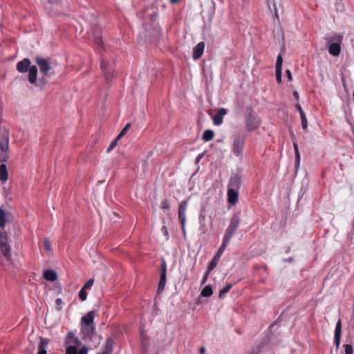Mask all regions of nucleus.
<instances>
[{
  "mask_svg": "<svg viewBox=\"0 0 354 354\" xmlns=\"http://www.w3.org/2000/svg\"><path fill=\"white\" fill-rule=\"evenodd\" d=\"M0 180L5 183L8 179V172L7 167L4 162H7L9 158V132L7 130L2 133L0 139Z\"/></svg>",
  "mask_w": 354,
  "mask_h": 354,
  "instance_id": "obj_1",
  "label": "nucleus"
},
{
  "mask_svg": "<svg viewBox=\"0 0 354 354\" xmlns=\"http://www.w3.org/2000/svg\"><path fill=\"white\" fill-rule=\"evenodd\" d=\"M66 344H69L66 349V354H87L88 348L83 346L77 351V346L80 345V341L77 338L73 332H68L66 339Z\"/></svg>",
  "mask_w": 354,
  "mask_h": 354,
  "instance_id": "obj_2",
  "label": "nucleus"
},
{
  "mask_svg": "<svg viewBox=\"0 0 354 354\" xmlns=\"http://www.w3.org/2000/svg\"><path fill=\"white\" fill-rule=\"evenodd\" d=\"M343 35L335 33L333 36L326 37V44L328 53L333 56H338L341 52V44L342 42Z\"/></svg>",
  "mask_w": 354,
  "mask_h": 354,
  "instance_id": "obj_3",
  "label": "nucleus"
},
{
  "mask_svg": "<svg viewBox=\"0 0 354 354\" xmlns=\"http://www.w3.org/2000/svg\"><path fill=\"white\" fill-rule=\"evenodd\" d=\"M245 122L247 130L253 131L259 127L261 120L251 108H248L246 109Z\"/></svg>",
  "mask_w": 354,
  "mask_h": 354,
  "instance_id": "obj_4",
  "label": "nucleus"
},
{
  "mask_svg": "<svg viewBox=\"0 0 354 354\" xmlns=\"http://www.w3.org/2000/svg\"><path fill=\"white\" fill-rule=\"evenodd\" d=\"M245 138L246 136L243 132L239 131L234 134L232 151L236 156L241 155L244 148Z\"/></svg>",
  "mask_w": 354,
  "mask_h": 354,
  "instance_id": "obj_5",
  "label": "nucleus"
},
{
  "mask_svg": "<svg viewBox=\"0 0 354 354\" xmlns=\"http://www.w3.org/2000/svg\"><path fill=\"white\" fill-rule=\"evenodd\" d=\"M240 224V213L236 212L233 214L230 218V223L228 227L226 230L223 238L230 241L231 238L238 229Z\"/></svg>",
  "mask_w": 354,
  "mask_h": 354,
  "instance_id": "obj_6",
  "label": "nucleus"
},
{
  "mask_svg": "<svg viewBox=\"0 0 354 354\" xmlns=\"http://www.w3.org/2000/svg\"><path fill=\"white\" fill-rule=\"evenodd\" d=\"M35 62L38 66L39 71L43 76L48 75L50 71L52 69L50 59L37 56L35 59Z\"/></svg>",
  "mask_w": 354,
  "mask_h": 354,
  "instance_id": "obj_7",
  "label": "nucleus"
},
{
  "mask_svg": "<svg viewBox=\"0 0 354 354\" xmlns=\"http://www.w3.org/2000/svg\"><path fill=\"white\" fill-rule=\"evenodd\" d=\"M100 67L103 72L106 83L109 84L113 77V66L109 61L105 60L104 58L102 59Z\"/></svg>",
  "mask_w": 354,
  "mask_h": 354,
  "instance_id": "obj_8",
  "label": "nucleus"
},
{
  "mask_svg": "<svg viewBox=\"0 0 354 354\" xmlns=\"http://www.w3.org/2000/svg\"><path fill=\"white\" fill-rule=\"evenodd\" d=\"M187 206V201H183L178 207V218L180 222L181 227H182V232L184 235V236H186V230H185V223H186V209Z\"/></svg>",
  "mask_w": 354,
  "mask_h": 354,
  "instance_id": "obj_9",
  "label": "nucleus"
},
{
  "mask_svg": "<svg viewBox=\"0 0 354 354\" xmlns=\"http://www.w3.org/2000/svg\"><path fill=\"white\" fill-rule=\"evenodd\" d=\"M95 331L94 325H82L81 333L85 342H91Z\"/></svg>",
  "mask_w": 354,
  "mask_h": 354,
  "instance_id": "obj_10",
  "label": "nucleus"
},
{
  "mask_svg": "<svg viewBox=\"0 0 354 354\" xmlns=\"http://www.w3.org/2000/svg\"><path fill=\"white\" fill-rule=\"evenodd\" d=\"M161 273L160 281L158 287V292H162L167 281V265L165 261H162L160 268Z\"/></svg>",
  "mask_w": 354,
  "mask_h": 354,
  "instance_id": "obj_11",
  "label": "nucleus"
},
{
  "mask_svg": "<svg viewBox=\"0 0 354 354\" xmlns=\"http://www.w3.org/2000/svg\"><path fill=\"white\" fill-rule=\"evenodd\" d=\"M341 334H342V322L341 320L339 319L336 324L335 329V335H334V343L336 346V349H338L340 345L341 341Z\"/></svg>",
  "mask_w": 354,
  "mask_h": 354,
  "instance_id": "obj_12",
  "label": "nucleus"
},
{
  "mask_svg": "<svg viewBox=\"0 0 354 354\" xmlns=\"http://www.w3.org/2000/svg\"><path fill=\"white\" fill-rule=\"evenodd\" d=\"M30 64V60L28 58H24V59L17 63V69L20 73H26L30 68V67L32 66Z\"/></svg>",
  "mask_w": 354,
  "mask_h": 354,
  "instance_id": "obj_13",
  "label": "nucleus"
},
{
  "mask_svg": "<svg viewBox=\"0 0 354 354\" xmlns=\"http://www.w3.org/2000/svg\"><path fill=\"white\" fill-rule=\"evenodd\" d=\"M239 198V193L236 189L229 188L227 189V202L231 205H234L237 203Z\"/></svg>",
  "mask_w": 354,
  "mask_h": 354,
  "instance_id": "obj_14",
  "label": "nucleus"
},
{
  "mask_svg": "<svg viewBox=\"0 0 354 354\" xmlns=\"http://www.w3.org/2000/svg\"><path fill=\"white\" fill-rule=\"evenodd\" d=\"M283 58L281 55H279L276 62V79L278 83L281 82V69H282Z\"/></svg>",
  "mask_w": 354,
  "mask_h": 354,
  "instance_id": "obj_15",
  "label": "nucleus"
},
{
  "mask_svg": "<svg viewBox=\"0 0 354 354\" xmlns=\"http://www.w3.org/2000/svg\"><path fill=\"white\" fill-rule=\"evenodd\" d=\"M227 113L226 109L220 108L216 115L212 117L213 122L215 125L218 126L223 122V118Z\"/></svg>",
  "mask_w": 354,
  "mask_h": 354,
  "instance_id": "obj_16",
  "label": "nucleus"
},
{
  "mask_svg": "<svg viewBox=\"0 0 354 354\" xmlns=\"http://www.w3.org/2000/svg\"><path fill=\"white\" fill-rule=\"evenodd\" d=\"M204 48H205V43L201 41V42H199L194 48V50H193V58L194 59H199L203 52H204Z\"/></svg>",
  "mask_w": 354,
  "mask_h": 354,
  "instance_id": "obj_17",
  "label": "nucleus"
},
{
  "mask_svg": "<svg viewBox=\"0 0 354 354\" xmlns=\"http://www.w3.org/2000/svg\"><path fill=\"white\" fill-rule=\"evenodd\" d=\"M94 311H89L82 317V325H94Z\"/></svg>",
  "mask_w": 354,
  "mask_h": 354,
  "instance_id": "obj_18",
  "label": "nucleus"
},
{
  "mask_svg": "<svg viewBox=\"0 0 354 354\" xmlns=\"http://www.w3.org/2000/svg\"><path fill=\"white\" fill-rule=\"evenodd\" d=\"M28 81L31 84H36L37 76V68L35 66H32L28 69Z\"/></svg>",
  "mask_w": 354,
  "mask_h": 354,
  "instance_id": "obj_19",
  "label": "nucleus"
},
{
  "mask_svg": "<svg viewBox=\"0 0 354 354\" xmlns=\"http://www.w3.org/2000/svg\"><path fill=\"white\" fill-rule=\"evenodd\" d=\"M241 185V178L237 175L234 174L231 176L230 180V185L232 187V188L234 189H239Z\"/></svg>",
  "mask_w": 354,
  "mask_h": 354,
  "instance_id": "obj_20",
  "label": "nucleus"
},
{
  "mask_svg": "<svg viewBox=\"0 0 354 354\" xmlns=\"http://www.w3.org/2000/svg\"><path fill=\"white\" fill-rule=\"evenodd\" d=\"M43 275L46 280L51 282L56 281L57 279L56 272L53 270H47L44 271Z\"/></svg>",
  "mask_w": 354,
  "mask_h": 354,
  "instance_id": "obj_21",
  "label": "nucleus"
},
{
  "mask_svg": "<svg viewBox=\"0 0 354 354\" xmlns=\"http://www.w3.org/2000/svg\"><path fill=\"white\" fill-rule=\"evenodd\" d=\"M0 248L2 254L8 261L11 260L10 246L7 243L6 244L0 245Z\"/></svg>",
  "mask_w": 354,
  "mask_h": 354,
  "instance_id": "obj_22",
  "label": "nucleus"
},
{
  "mask_svg": "<svg viewBox=\"0 0 354 354\" xmlns=\"http://www.w3.org/2000/svg\"><path fill=\"white\" fill-rule=\"evenodd\" d=\"M48 344V340L47 339L40 337V342L38 346V353L37 354H46V347Z\"/></svg>",
  "mask_w": 354,
  "mask_h": 354,
  "instance_id": "obj_23",
  "label": "nucleus"
},
{
  "mask_svg": "<svg viewBox=\"0 0 354 354\" xmlns=\"http://www.w3.org/2000/svg\"><path fill=\"white\" fill-rule=\"evenodd\" d=\"M115 344L114 340L109 337L106 339L105 345H104V351L108 354H111L113 351V346Z\"/></svg>",
  "mask_w": 354,
  "mask_h": 354,
  "instance_id": "obj_24",
  "label": "nucleus"
},
{
  "mask_svg": "<svg viewBox=\"0 0 354 354\" xmlns=\"http://www.w3.org/2000/svg\"><path fill=\"white\" fill-rule=\"evenodd\" d=\"M214 133L212 130L207 129L203 132L202 138L205 142L210 141L213 139Z\"/></svg>",
  "mask_w": 354,
  "mask_h": 354,
  "instance_id": "obj_25",
  "label": "nucleus"
},
{
  "mask_svg": "<svg viewBox=\"0 0 354 354\" xmlns=\"http://www.w3.org/2000/svg\"><path fill=\"white\" fill-rule=\"evenodd\" d=\"M229 242H230L229 240L223 238L222 245L218 248V250L215 255L220 258L221 256L222 255V254L223 253V252L225 251Z\"/></svg>",
  "mask_w": 354,
  "mask_h": 354,
  "instance_id": "obj_26",
  "label": "nucleus"
},
{
  "mask_svg": "<svg viewBox=\"0 0 354 354\" xmlns=\"http://www.w3.org/2000/svg\"><path fill=\"white\" fill-rule=\"evenodd\" d=\"M213 293L212 288L210 285L205 286L201 292V296L204 297H209Z\"/></svg>",
  "mask_w": 354,
  "mask_h": 354,
  "instance_id": "obj_27",
  "label": "nucleus"
},
{
  "mask_svg": "<svg viewBox=\"0 0 354 354\" xmlns=\"http://www.w3.org/2000/svg\"><path fill=\"white\" fill-rule=\"evenodd\" d=\"M219 259H220V258L216 255L213 257V259L209 262L208 267H207V269H209V271L213 270L216 267Z\"/></svg>",
  "mask_w": 354,
  "mask_h": 354,
  "instance_id": "obj_28",
  "label": "nucleus"
},
{
  "mask_svg": "<svg viewBox=\"0 0 354 354\" xmlns=\"http://www.w3.org/2000/svg\"><path fill=\"white\" fill-rule=\"evenodd\" d=\"M6 212L4 209H0V227L3 228L6 223Z\"/></svg>",
  "mask_w": 354,
  "mask_h": 354,
  "instance_id": "obj_29",
  "label": "nucleus"
},
{
  "mask_svg": "<svg viewBox=\"0 0 354 354\" xmlns=\"http://www.w3.org/2000/svg\"><path fill=\"white\" fill-rule=\"evenodd\" d=\"M293 147L295 153V165L298 166L300 161V154L299 152V148L297 142H293Z\"/></svg>",
  "mask_w": 354,
  "mask_h": 354,
  "instance_id": "obj_30",
  "label": "nucleus"
},
{
  "mask_svg": "<svg viewBox=\"0 0 354 354\" xmlns=\"http://www.w3.org/2000/svg\"><path fill=\"white\" fill-rule=\"evenodd\" d=\"M8 234L5 231L0 232V245L6 244L8 243Z\"/></svg>",
  "mask_w": 354,
  "mask_h": 354,
  "instance_id": "obj_31",
  "label": "nucleus"
},
{
  "mask_svg": "<svg viewBox=\"0 0 354 354\" xmlns=\"http://www.w3.org/2000/svg\"><path fill=\"white\" fill-rule=\"evenodd\" d=\"M231 288H232V285L227 284L223 288H222L219 290V297L220 298L223 297L224 295L226 294L227 292H228Z\"/></svg>",
  "mask_w": 354,
  "mask_h": 354,
  "instance_id": "obj_32",
  "label": "nucleus"
},
{
  "mask_svg": "<svg viewBox=\"0 0 354 354\" xmlns=\"http://www.w3.org/2000/svg\"><path fill=\"white\" fill-rule=\"evenodd\" d=\"M130 127H131V124L127 123L124 126V127L122 129V130L120 131V133L118 135V136H117L118 139H120L122 137H123L127 133V132L129 129Z\"/></svg>",
  "mask_w": 354,
  "mask_h": 354,
  "instance_id": "obj_33",
  "label": "nucleus"
},
{
  "mask_svg": "<svg viewBox=\"0 0 354 354\" xmlns=\"http://www.w3.org/2000/svg\"><path fill=\"white\" fill-rule=\"evenodd\" d=\"M300 117H301V119L302 129L304 131H306L307 128H308V121H307V118L306 117V115L305 114L301 115H300Z\"/></svg>",
  "mask_w": 354,
  "mask_h": 354,
  "instance_id": "obj_34",
  "label": "nucleus"
},
{
  "mask_svg": "<svg viewBox=\"0 0 354 354\" xmlns=\"http://www.w3.org/2000/svg\"><path fill=\"white\" fill-rule=\"evenodd\" d=\"M44 246L46 251L49 252L52 250L50 242L48 238L44 239Z\"/></svg>",
  "mask_w": 354,
  "mask_h": 354,
  "instance_id": "obj_35",
  "label": "nucleus"
},
{
  "mask_svg": "<svg viewBox=\"0 0 354 354\" xmlns=\"http://www.w3.org/2000/svg\"><path fill=\"white\" fill-rule=\"evenodd\" d=\"M79 297L82 301L86 300L87 298V293L86 292L85 289L82 288L80 291L79 292Z\"/></svg>",
  "mask_w": 354,
  "mask_h": 354,
  "instance_id": "obj_36",
  "label": "nucleus"
},
{
  "mask_svg": "<svg viewBox=\"0 0 354 354\" xmlns=\"http://www.w3.org/2000/svg\"><path fill=\"white\" fill-rule=\"evenodd\" d=\"M94 43L99 46H101L102 47L103 46V41H102V37L100 36V35H95L94 37Z\"/></svg>",
  "mask_w": 354,
  "mask_h": 354,
  "instance_id": "obj_37",
  "label": "nucleus"
},
{
  "mask_svg": "<svg viewBox=\"0 0 354 354\" xmlns=\"http://www.w3.org/2000/svg\"><path fill=\"white\" fill-rule=\"evenodd\" d=\"M120 139H118V138L116 137L111 142V144L109 145V147L107 148V152H109L111 151L113 148L115 147V146L117 145V143H118V141Z\"/></svg>",
  "mask_w": 354,
  "mask_h": 354,
  "instance_id": "obj_38",
  "label": "nucleus"
},
{
  "mask_svg": "<svg viewBox=\"0 0 354 354\" xmlns=\"http://www.w3.org/2000/svg\"><path fill=\"white\" fill-rule=\"evenodd\" d=\"M344 348L345 354H353V346L351 345L344 344Z\"/></svg>",
  "mask_w": 354,
  "mask_h": 354,
  "instance_id": "obj_39",
  "label": "nucleus"
},
{
  "mask_svg": "<svg viewBox=\"0 0 354 354\" xmlns=\"http://www.w3.org/2000/svg\"><path fill=\"white\" fill-rule=\"evenodd\" d=\"M55 304H56V308H57V310H61L62 309L63 304H64V302H63L62 299H60V298H57L55 300Z\"/></svg>",
  "mask_w": 354,
  "mask_h": 354,
  "instance_id": "obj_40",
  "label": "nucleus"
},
{
  "mask_svg": "<svg viewBox=\"0 0 354 354\" xmlns=\"http://www.w3.org/2000/svg\"><path fill=\"white\" fill-rule=\"evenodd\" d=\"M93 283H94V280L91 279L85 283V284L84 285L82 288L85 289V290L88 289L93 286Z\"/></svg>",
  "mask_w": 354,
  "mask_h": 354,
  "instance_id": "obj_41",
  "label": "nucleus"
},
{
  "mask_svg": "<svg viewBox=\"0 0 354 354\" xmlns=\"http://www.w3.org/2000/svg\"><path fill=\"white\" fill-rule=\"evenodd\" d=\"M161 208L163 210H169L170 209L169 203L167 200H164L161 202Z\"/></svg>",
  "mask_w": 354,
  "mask_h": 354,
  "instance_id": "obj_42",
  "label": "nucleus"
},
{
  "mask_svg": "<svg viewBox=\"0 0 354 354\" xmlns=\"http://www.w3.org/2000/svg\"><path fill=\"white\" fill-rule=\"evenodd\" d=\"M211 271H209V269H207V271L205 273L203 277V279H202V281H201V286H203L205 284V283L207 282V278L210 274Z\"/></svg>",
  "mask_w": 354,
  "mask_h": 354,
  "instance_id": "obj_43",
  "label": "nucleus"
},
{
  "mask_svg": "<svg viewBox=\"0 0 354 354\" xmlns=\"http://www.w3.org/2000/svg\"><path fill=\"white\" fill-rule=\"evenodd\" d=\"M161 230H162V233L164 234V235L166 236V239H169V233H168L167 227L162 226Z\"/></svg>",
  "mask_w": 354,
  "mask_h": 354,
  "instance_id": "obj_44",
  "label": "nucleus"
},
{
  "mask_svg": "<svg viewBox=\"0 0 354 354\" xmlns=\"http://www.w3.org/2000/svg\"><path fill=\"white\" fill-rule=\"evenodd\" d=\"M296 108H297V111H299L300 115L305 114V113L304 112V111H303L301 106H300V104H297L296 105Z\"/></svg>",
  "mask_w": 354,
  "mask_h": 354,
  "instance_id": "obj_45",
  "label": "nucleus"
},
{
  "mask_svg": "<svg viewBox=\"0 0 354 354\" xmlns=\"http://www.w3.org/2000/svg\"><path fill=\"white\" fill-rule=\"evenodd\" d=\"M286 75L288 78L289 80H292V74L290 70L286 71Z\"/></svg>",
  "mask_w": 354,
  "mask_h": 354,
  "instance_id": "obj_46",
  "label": "nucleus"
},
{
  "mask_svg": "<svg viewBox=\"0 0 354 354\" xmlns=\"http://www.w3.org/2000/svg\"><path fill=\"white\" fill-rule=\"evenodd\" d=\"M203 154H200V155H198V156L196 157V162H198L201 160V159L203 158Z\"/></svg>",
  "mask_w": 354,
  "mask_h": 354,
  "instance_id": "obj_47",
  "label": "nucleus"
},
{
  "mask_svg": "<svg viewBox=\"0 0 354 354\" xmlns=\"http://www.w3.org/2000/svg\"><path fill=\"white\" fill-rule=\"evenodd\" d=\"M293 96L295 97V98L296 100H298L299 99V93L297 91H294L293 92Z\"/></svg>",
  "mask_w": 354,
  "mask_h": 354,
  "instance_id": "obj_48",
  "label": "nucleus"
},
{
  "mask_svg": "<svg viewBox=\"0 0 354 354\" xmlns=\"http://www.w3.org/2000/svg\"><path fill=\"white\" fill-rule=\"evenodd\" d=\"M179 0H170V3L172 4L176 3Z\"/></svg>",
  "mask_w": 354,
  "mask_h": 354,
  "instance_id": "obj_49",
  "label": "nucleus"
},
{
  "mask_svg": "<svg viewBox=\"0 0 354 354\" xmlns=\"http://www.w3.org/2000/svg\"><path fill=\"white\" fill-rule=\"evenodd\" d=\"M200 352H201V353H203L205 352V348H204V347H201V348H200Z\"/></svg>",
  "mask_w": 354,
  "mask_h": 354,
  "instance_id": "obj_50",
  "label": "nucleus"
},
{
  "mask_svg": "<svg viewBox=\"0 0 354 354\" xmlns=\"http://www.w3.org/2000/svg\"><path fill=\"white\" fill-rule=\"evenodd\" d=\"M59 0H48L50 3H57Z\"/></svg>",
  "mask_w": 354,
  "mask_h": 354,
  "instance_id": "obj_51",
  "label": "nucleus"
},
{
  "mask_svg": "<svg viewBox=\"0 0 354 354\" xmlns=\"http://www.w3.org/2000/svg\"><path fill=\"white\" fill-rule=\"evenodd\" d=\"M39 81L43 82L44 83H46V82H44V77H42L41 79H40V80H39Z\"/></svg>",
  "mask_w": 354,
  "mask_h": 354,
  "instance_id": "obj_52",
  "label": "nucleus"
}]
</instances>
